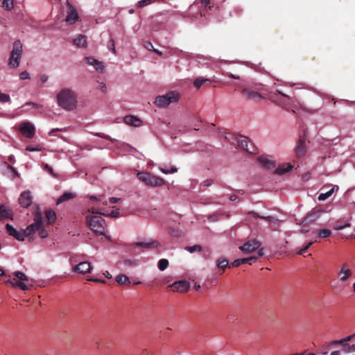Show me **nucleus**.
I'll list each match as a JSON object with an SVG mask.
<instances>
[{
    "mask_svg": "<svg viewBox=\"0 0 355 355\" xmlns=\"http://www.w3.org/2000/svg\"><path fill=\"white\" fill-rule=\"evenodd\" d=\"M307 250L304 247L303 248H302L301 250H300L297 254H299V255H302Z\"/></svg>",
    "mask_w": 355,
    "mask_h": 355,
    "instance_id": "774afa93",
    "label": "nucleus"
},
{
    "mask_svg": "<svg viewBox=\"0 0 355 355\" xmlns=\"http://www.w3.org/2000/svg\"><path fill=\"white\" fill-rule=\"evenodd\" d=\"M257 260L256 257H250L248 258H243V259H238L234 260L232 266L234 267L239 266L242 264L248 263L250 265L252 264L253 262H254Z\"/></svg>",
    "mask_w": 355,
    "mask_h": 355,
    "instance_id": "393cba45",
    "label": "nucleus"
},
{
    "mask_svg": "<svg viewBox=\"0 0 355 355\" xmlns=\"http://www.w3.org/2000/svg\"><path fill=\"white\" fill-rule=\"evenodd\" d=\"M73 44L79 48L86 47L87 45V37L84 35L80 34L73 39Z\"/></svg>",
    "mask_w": 355,
    "mask_h": 355,
    "instance_id": "b1692460",
    "label": "nucleus"
},
{
    "mask_svg": "<svg viewBox=\"0 0 355 355\" xmlns=\"http://www.w3.org/2000/svg\"><path fill=\"white\" fill-rule=\"evenodd\" d=\"M123 120L127 125L133 127H140L142 125L141 120L135 116L127 115L124 117Z\"/></svg>",
    "mask_w": 355,
    "mask_h": 355,
    "instance_id": "412c9836",
    "label": "nucleus"
},
{
    "mask_svg": "<svg viewBox=\"0 0 355 355\" xmlns=\"http://www.w3.org/2000/svg\"><path fill=\"white\" fill-rule=\"evenodd\" d=\"M157 0H141L137 2V6L142 8L155 2Z\"/></svg>",
    "mask_w": 355,
    "mask_h": 355,
    "instance_id": "a18cd8bd",
    "label": "nucleus"
},
{
    "mask_svg": "<svg viewBox=\"0 0 355 355\" xmlns=\"http://www.w3.org/2000/svg\"><path fill=\"white\" fill-rule=\"evenodd\" d=\"M160 245L159 243L156 240L148 239L144 241H138L134 243L133 250L136 251L137 248H144L146 249L157 248Z\"/></svg>",
    "mask_w": 355,
    "mask_h": 355,
    "instance_id": "4468645a",
    "label": "nucleus"
},
{
    "mask_svg": "<svg viewBox=\"0 0 355 355\" xmlns=\"http://www.w3.org/2000/svg\"><path fill=\"white\" fill-rule=\"evenodd\" d=\"M6 230L10 236H13L18 241H24L25 240V237H27L25 230L18 231L9 223L6 224Z\"/></svg>",
    "mask_w": 355,
    "mask_h": 355,
    "instance_id": "f8f14e48",
    "label": "nucleus"
},
{
    "mask_svg": "<svg viewBox=\"0 0 355 355\" xmlns=\"http://www.w3.org/2000/svg\"><path fill=\"white\" fill-rule=\"evenodd\" d=\"M48 78L49 77L46 75L43 74L40 76V80L42 83H45L48 80Z\"/></svg>",
    "mask_w": 355,
    "mask_h": 355,
    "instance_id": "13d9d810",
    "label": "nucleus"
},
{
    "mask_svg": "<svg viewBox=\"0 0 355 355\" xmlns=\"http://www.w3.org/2000/svg\"><path fill=\"white\" fill-rule=\"evenodd\" d=\"M331 234V231L329 229H322L318 231V236L320 238H327Z\"/></svg>",
    "mask_w": 355,
    "mask_h": 355,
    "instance_id": "4c0bfd02",
    "label": "nucleus"
},
{
    "mask_svg": "<svg viewBox=\"0 0 355 355\" xmlns=\"http://www.w3.org/2000/svg\"><path fill=\"white\" fill-rule=\"evenodd\" d=\"M19 131L26 138L32 139L35 134V125L30 121H23L19 125Z\"/></svg>",
    "mask_w": 355,
    "mask_h": 355,
    "instance_id": "6e6552de",
    "label": "nucleus"
},
{
    "mask_svg": "<svg viewBox=\"0 0 355 355\" xmlns=\"http://www.w3.org/2000/svg\"><path fill=\"white\" fill-rule=\"evenodd\" d=\"M116 282L119 285H122V286L130 284V280L129 277L125 275H118L116 277Z\"/></svg>",
    "mask_w": 355,
    "mask_h": 355,
    "instance_id": "2f4dec72",
    "label": "nucleus"
},
{
    "mask_svg": "<svg viewBox=\"0 0 355 355\" xmlns=\"http://www.w3.org/2000/svg\"><path fill=\"white\" fill-rule=\"evenodd\" d=\"M236 141L239 148L245 150L248 153L251 154H255L257 153L256 147L248 137L240 135L236 138Z\"/></svg>",
    "mask_w": 355,
    "mask_h": 355,
    "instance_id": "1a4fd4ad",
    "label": "nucleus"
},
{
    "mask_svg": "<svg viewBox=\"0 0 355 355\" xmlns=\"http://www.w3.org/2000/svg\"><path fill=\"white\" fill-rule=\"evenodd\" d=\"M241 94L243 96L248 100H254V99H261L262 98L261 95L252 89H250L249 88H244L241 91Z\"/></svg>",
    "mask_w": 355,
    "mask_h": 355,
    "instance_id": "aec40b11",
    "label": "nucleus"
},
{
    "mask_svg": "<svg viewBox=\"0 0 355 355\" xmlns=\"http://www.w3.org/2000/svg\"><path fill=\"white\" fill-rule=\"evenodd\" d=\"M119 200H120L119 198H115V197H112L109 200V201L111 204L117 203Z\"/></svg>",
    "mask_w": 355,
    "mask_h": 355,
    "instance_id": "680f3d73",
    "label": "nucleus"
},
{
    "mask_svg": "<svg viewBox=\"0 0 355 355\" xmlns=\"http://www.w3.org/2000/svg\"><path fill=\"white\" fill-rule=\"evenodd\" d=\"M259 162L263 166L266 168L273 167L274 162L272 160L270 159L266 156H260L258 159Z\"/></svg>",
    "mask_w": 355,
    "mask_h": 355,
    "instance_id": "c85d7f7f",
    "label": "nucleus"
},
{
    "mask_svg": "<svg viewBox=\"0 0 355 355\" xmlns=\"http://www.w3.org/2000/svg\"><path fill=\"white\" fill-rule=\"evenodd\" d=\"M159 170L164 174H171L178 171V168L173 166L171 168H166L162 166L159 167Z\"/></svg>",
    "mask_w": 355,
    "mask_h": 355,
    "instance_id": "37998d69",
    "label": "nucleus"
},
{
    "mask_svg": "<svg viewBox=\"0 0 355 355\" xmlns=\"http://www.w3.org/2000/svg\"><path fill=\"white\" fill-rule=\"evenodd\" d=\"M67 10L65 21L68 24L71 25L79 21V15L75 7L73 6L69 1L67 2Z\"/></svg>",
    "mask_w": 355,
    "mask_h": 355,
    "instance_id": "9b49d317",
    "label": "nucleus"
},
{
    "mask_svg": "<svg viewBox=\"0 0 355 355\" xmlns=\"http://www.w3.org/2000/svg\"><path fill=\"white\" fill-rule=\"evenodd\" d=\"M86 63L89 65L93 66L96 71L98 72H103L105 70V66L103 63L92 56H87L85 58Z\"/></svg>",
    "mask_w": 355,
    "mask_h": 355,
    "instance_id": "f3484780",
    "label": "nucleus"
},
{
    "mask_svg": "<svg viewBox=\"0 0 355 355\" xmlns=\"http://www.w3.org/2000/svg\"><path fill=\"white\" fill-rule=\"evenodd\" d=\"M87 225L96 234L103 235L107 239H110L109 235L106 234V224L105 220L100 216H92L87 217Z\"/></svg>",
    "mask_w": 355,
    "mask_h": 355,
    "instance_id": "7ed1b4c3",
    "label": "nucleus"
},
{
    "mask_svg": "<svg viewBox=\"0 0 355 355\" xmlns=\"http://www.w3.org/2000/svg\"><path fill=\"white\" fill-rule=\"evenodd\" d=\"M137 177L140 180L150 187H159L164 184V180L148 172H139Z\"/></svg>",
    "mask_w": 355,
    "mask_h": 355,
    "instance_id": "423d86ee",
    "label": "nucleus"
},
{
    "mask_svg": "<svg viewBox=\"0 0 355 355\" xmlns=\"http://www.w3.org/2000/svg\"><path fill=\"white\" fill-rule=\"evenodd\" d=\"M0 102L1 103H8L10 102V97L8 94L0 93Z\"/></svg>",
    "mask_w": 355,
    "mask_h": 355,
    "instance_id": "de8ad7c7",
    "label": "nucleus"
},
{
    "mask_svg": "<svg viewBox=\"0 0 355 355\" xmlns=\"http://www.w3.org/2000/svg\"><path fill=\"white\" fill-rule=\"evenodd\" d=\"M306 152V142L304 139H300L297 143L295 148V153L297 157H303Z\"/></svg>",
    "mask_w": 355,
    "mask_h": 355,
    "instance_id": "6ab92c4d",
    "label": "nucleus"
},
{
    "mask_svg": "<svg viewBox=\"0 0 355 355\" xmlns=\"http://www.w3.org/2000/svg\"><path fill=\"white\" fill-rule=\"evenodd\" d=\"M210 3V0H201V4L206 7Z\"/></svg>",
    "mask_w": 355,
    "mask_h": 355,
    "instance_id": "69168bd1",
    "label": "nucleus"
},
{
    "mask_svg": "<svg viewBox=\"0 0 355 355\" xmlns=\"http://www.w3.org/2000/svg\"><path fill=\"white\" fill-rule=\"evenodd\" d=\"M23 44L19 40L15 41L8 58V66L11 69L19 67L22 57Z\"/></svg>",
    "mask_w": 355,
    "mask_h": 355,
    "instance_id": "f03ea898",
    "label": "nucleus"
},
{
    "mask_svg": "<svg viewBox=\"0 0 355 355\" xmlns=\"http://www.w3.org/2000/svg\"><path fill=\"white\" fill-rule=\"evenodd\" d=\"M2 8L7 11H10L14 8V0H3Z\"/></svg>",
    "mask_w": 355,
    "mask_h": 355,
    "instance_id": "f704fd0d",
    "label": "nucleus"
},
{
    "mask_svg": "<svg viewBox=\"0 0 355 355\" xmlns=\"http://www.w3.org/2000/svg\"><path fill=\"white\" fill-rule=\"evenodd\" d=\"M32 202L33 196L31 195V191H23L19 198V203L20 204V205L24 208H27L32 204Z\"/></svg>",
    "mask_w": 355,
    "mask_h": 355,
    "instance_id": "dca6fc26",
    "label": "nucleus"
},
{
    "mask_svg": "<svg viewBox=\"0 0 355 355\" xmlns=\"http://www.w3.org/2000/svg\"><path fill=\"white\" fill-rule=\"evenodd\" d=\"M89 212H92V214H98L101 215L107 214L105 211L102 210L101 209H94L92 208L88 210Z\"/></svg>",
    "mask_w": 355,
    "mask_h": 355,
    "instance_id": "8fccbe9b",
    "label": "nucleus"
},
{
    "mask_svg": "<svg viewBox=\"0 0 355 355\" xmlns=\"http://www.w3.org/2000/svg\"><path fill=\"white\" fill-rule=\"evenodd\" d=\"M107 214H104L105 216H110L112 218H117L119 216V209H115L111 212L105 211Z\"/></svg>",
    "mask_w": 355,
    "mask_h": 355,
    "instance_id": "49530a36",
    "label": "nucleus"
},
{
    "mask_svg": "<svg viewBox=\"0 0 355 355\" xmlns=\"http://www.w3.org/2000/svg\"><path fill=\"white\" fill-rule=\"evenodd\" d=\"M320 214V211H315L308 214L303 219L302 224L303 225H306L312 223L319 218Z\"/></svg>",
    "mask_w": 355,
    "mask_h": 355,
    "instance_id": "4be33fe9",
    "label": "nucleus"
},
{
    "mask_svg": "<svg viewBox=\"0 0 355 355\" xmlns=\"http://www.w3.org/2000/svg\"><path fill=\"white\" fill-rule=\"evenodd\" d=\"M168 261L166 259H162L158 261L157 266L161 271L164 270L168 267Z\"/></svg>",
    "mask_w": 355,
    "mask_h": 355,
    "instance_id": "58836bf2",
    "label": "nucleus"
},
{
    "mask_svg": "<svg viewBox=\"0 0 355 355\" xmlns=\"http://www.w3.org/2000/svg\"><path fill=\"white\" fill-rule=\"evenodd\" d=\"M173 291L184 293L187 292L189 288V284L186 281H177L171 285Z\"/></svg>",
    "mask_w": 355,
    "mask_h": 355,
    "instance_id": "a211bd4d",
    "label": "nucleus"
},
{
    "mask_svg": "<svg viewBox=\"0 0 355 355\" xmlns=\"http://www.w3.org/2000/svg\"><path fill=\"white\" fill-rule=\"evenodd\" d=\"M107 47L112 51V53L116 54V51L115 49V43L113 39H110L107 43Z\"/></svg>",
    "mask_w": 355,
    "mask_h": 355,
    "instance_id": "c03bdc74",
    "label": "nucleus"
},
{
    "mask_svg": "<svg viewBox=\"0 0 355 355\" xmlns=\"http://www.w3.org/2000/svg\"><path fill=\"white\" fill-rule=\"evenodd\" d=\"M76 195L75 193L71 191H65L62 195H61L59 198L57 200V204H60L64 201L69 200L70 199L76 198Z\"/></svg>",
    "mask_w": 355,
    "mask_h": 355,
    "instance_id": "cd10ccee",
    "label": "nucleus"
},
{
    "mask_svg": "<svg viewBox=\"0 0 355 355\" xmlns=\"http://www.w3.org/2000/svg\"><path fill=\"white\" fill-rule=\"evenodd\" d=\"M185 250L190 253H193L195 252H200L202 250V246L200 245H194L193 246H187L185 248Z\"/></svg>",
    "mask_w": 355,
    "mask_h": 355,
    "instance_id": "a19ab883",
    "label": "nucleus"
},
{
    "mask_svg": "<svg viewBox=\"0 0 355 355\" xmlns=\"http://www.w3.org/2000/svg\"><path fill=\"white\" fill-rule=\"evenodd\" d=\"M210 83L211 80L209 78H205L203 77H198L197 78H196L193 81V86L196 88V89H199L200 88V87L204 84V83Z\"/></svg>",
    "mask_w": 355,
    "mask_h": 355,
    "instance_id": "473e14b6",
    "label": "nucleus"
},
{
    "mask_svg": "<svg viewBox=\"0 0 355 355\" xmlns=\"http://www.w3.org/2000/svg\"><path fill=\"white\" fill-rule=\"evenodd\" d=\"M208 218L210 221H216L218 220V217L216 215H211Z\"/></svg>",
    "mask_w": 355,
    "mask_h": 355,
    "instance_id": "338daca9",
    "label": "nucleus"
},
{
    "mask_svg": "<svg viewBox=\"0 0 355 355\" xmlns=\"http://www.w3.org/2000/svg\"><path fill=\"white\" fill-rule=\"evenodd\" d=\"M228 266V261L226 259L220 258L217 261V266L220 269H225Z\"/></svg>",
    "mask_w": 355,
    "mask_h": 355,
    "instance_id": "ea45409f",
    "label": "nucleus"
},
{
    "mask_svg": "<svg viewBox=\"0 0 355 355\" xmlns=\"http://www.w3.org/2000/svg\"><path fill=\"white\" fill-rule=\"evenodd\" d=\"M44 169L46 171H48L51 175L55 177L56 175L53 173V168L49 166L48 164H45L44 165Z\"/></svg>",
    "mask_w": 355,
    "mask_h": 355,
    "instance_id": "3c124183",
    "label": "nucleus"
},
{
    "mask_svg": "<svg viewBox=\"0 0 355 355\" xmlns=\"http://www.w3.org/2000/svg\"><path fill=\"white\" fill-rule=\"evenodd\" d=\"M38 234L42 239L47 238L49 236L48 232L42 226V221L40 222V227L37 230Z\"/></svg>",
    "mask_w": 355,
    "mask_h": 355,
    "instance_id": "e433bc0d",
    "label": "nucleus"
},
{
    "mask_svg": "<svg viewBox=\"0 0 355 355\" xmlns=\"http://www.w3.org/2000/svg\"><path fill=\"white\" fill-rule=\"evenodd\" d=\"M291 110L295 114H299L300 111L308 112V110L301 105L298 101H293L291 106Z\"/></svg>",
    "mask_w": 355,
    "mask_h": 355,
    "instance_id": "bb28decb",
    "label": "nucleus"
},
{
    "mask_svg": "<svg viewBox=\"0 0 355 355\" xmlns=\"http://www.w3.org/2000/svg\"><path fill=\"white\" fill-rule=\"evenodd\" d=\"M92 270L91 263L88 261H81L76 264L72 268V271L74 272H79L81 274H86L90 272Z\"/></svg>",
    "mask_w": 355,
    "mask_h": 355,
    "instance_id": "2eb2a0df",
    "label": "nucleus"
},
{
    "mask_svg": "<svg viewBox=\"0 0 355 355\" xmlns=\"http://www.w3.org/2000/svg\"><path fill=\"white\" fill-rule=\"evenodd\" d=\"M89 198L92 200L100 201V200H101V196H96L91 195L89 196Z\"/></svg>",
    "mask_w": 355,
    "mask_h": 355,
    "instance_id": "e2e57ef3",
    "label": "nucleus"
},
{
    "mask_svg": "<svg viewBox=\"0 0 355 355\" xmlns=\"http://www.w3.org/2000/svg\"><path fill=\"white\" fill-rule=\"evenodd\" d=\"M354 336H355V334L350 335L349 336H347L344 338H342L343 343H347L348 341L351 340L352 339V338H354Z\"/></svg>",
    "mask_w": 355,
    "mask_h": 355,
    "instance_id": "4d7b16f0",
    "label": "nucleus"
},
{
    "mask_svg": "<svg viewBox=\"0 0 355 355\" xmlns=\"http://www.w3.org/2000/svg\"><path fill=\"white\" fill-rule=\"evenodd\" d=\"M180 94L175 91H171L165 95L159 96L155 98V103L159 107H165L171 103L177 102L179 100Z\"/></svg>",
    "mask_w": 355,
    "mask_h": 355,
    "instance_id": "39448f33",
    "label": "nucleus"
},
{
    "mask_svg": "<svg viewBox=\"0 0 355 355\" xmlns=\"http://www.w3.org/2000/svg\"><path fill=\"white\" fill-rule=\"evenodd\" d=\"M261 243L255 239L249 240L244 245L239 247V249L245 254H250L257 250Z\"/></svg>",
    "mask_w": 355,
    "mask_h": 355,
    "instance_id": "ddd939ff",
    "label": "nucleus"
},
{
    "mask_svg": "<svg viewBox=\"0 0 355 355\" xmlns=\"http://www.w3.org/2000/svg\"><path fill=\"white\" fill-rule=\"evenodd\" d=\"M40 222H42V214L40 213H37L34 216L33 223L24 229L27 234V237L29 238V241L33 239L34 234L37 232V230L40 227Z\"/></svg>",
    "mask_w": 355,
    "mask_h": 355,
    "instance_id": "9d476101",
    "label": "nucleus"
},
{
    "mask_svg": "<svg viewBox=\"0 0 355 355\" xmlns=\"http://www.w3.org/2000/svg\"><path fill=\"white\" fill-rule=\"evenodd\" d=\"M144 46L148 51H153L154 49L153 44L150 42H145Z\"/></svg>",
    "mask_w": 355,
    "mask_h": 355,
    "instance_id": "5fc2aeb1",
    "label": "nucleus"
},
{
    "mask_svg": "<svg viewBox=\"0 0 355 355\" xmlns=\"http://www.w3.org/2000/svg\"><path fill=\"white\" fill-rule=\"evenodd\" d=\"M95 135L107 140L110 139V137L108 135H105L103 133L98 132Z\"/></svg>",
    "mask_w": 355,
    "mask_h": 355,
    "instance_id": "bf43d9fd",
    "label": "nucleus"
},
{
    "mask_svg": "<svg viewBox=\"0 0 355 355\" xmlns=\"http://www.w3.org/2000/svg\"><path fill=\"white\" fill-rule=\"evenodd\" d=\"M12 275L13 278L12 279H8L5 282L6 284H10L14 287H19L23 291L28 289L27 284L28 282V277L22 272L15 271L12 272Z\"/></svg>",
    "mask_w": 355,
    "mask_h": 355,
    "instance_id": "20e7f679",
    "label": "nucleus"
},
{
    "mask_svg": "<svg viewBox=\"0 0 355 355\" xmlns=\"http://www.w3.org/2000/svg\"><path fill=\"white\" fill-rule=\"evenodd\" d=\"M338 190L339 187L338 185L334 186L333 188H331L329 191H327L326 193H322L319 195L318 199L320 201H324L329 198L334 192V190Z\"/></svg>",
    "mask_w": 355,
    "mask_h": 355,
    "instance_id": "c756f323",
    "label": "nucleus"
},
{
    "mask_svg": "<svg viewBox=\"0 0 355 355\" xmlns=\"http://www.w3.org/2000/svg\"><path fill=\"white\" fill-rule=\"evenodd\" d=\"M19 77L21 80H27L30 78V75L26 71H24L20 73Z\"/></svg>",
    "mask_w": 355,
    "mask_h": 355,
    "instance_id": "864d4df0",
    "label": "nucleus"
},
{
    "mask_svg": "<svg viewBox=\"0 0 355 355\" xmlns=\"http://www.w3.org/2000/svg\"><path fill=\"white\" fill-rule=\"evenodd\" d=\"M12 214L6 209L3 205H0V220L12 218Z\"/></svg>",
    "mask_w": 355,
    "mask_h": 355,
    "instance_id": "7c9ffc66",
    "label": "nucleus"
},
{
    "mask_svg": "<svg viewBox=\"0 0 355 355\" xmlns=\"http://www.w3.org/2000/svg\"><path fill=\"white\" fill-rule=\"evenodd\" d=\"M350 227V223H347L344 225H336L334 226V229L336 230H343L346 227Z\"/></svg>",
    "mask_w": 355,
    "mask_h": 355,
    "instance_id": "603ef678",
    "label": "nucleus"
},
{
    "mask_svg": "<svg viewBox=\"0 0 355 355\" xmlns=\"http://www.w3.org/2000/svg\"><path fill=\"white\" fill-rule=\"evenodd\" d=\"M45 217H46V219L48 221V223L49 224H52V223H53L55 221L56 214L52 210H47L45 212Z\"/></svg>",
    "mask_w": 355,
    "mask_h": 355,
    "instance_id": "72a5a7b5",
    "label": "nucleus"
},
{
    "mask_svg": "<svg viewBox=\"0 0 355 355\" xmlns=\"http://www.w3.org/2000/svg\"><path fill=\"white\" fill-rule=\"evenodd\" d=\"M343 350L347 353L350 354L355 352V344L349 345L348 343H343Z\"/></svg>",
    "mask_w": 355,
    "mask_h": 355,
    "instance_id": "c9c22d12",
    "label": "nucleus"
},
{
    "mask_svg": "<svg viewBox=\"0 0 355 355\" xmlns=\"http://www.w3.org/2000/svg\"><path fill=\"white\" fill-rule=\"evenodd\" d=\"M56 98L58 105L67 111H72L77 107V95L69 88L60 90Z\"/></svg>",
    "mask_w": 355,
    "mask_h": 355,
    "instance_id": "f257e3e1",
    "label": "nucleus"
},
{
    "mask_svg": "<svg viewBox=\"0 0 355 355\" xmlns=\"http://www.w3.org/2000/svg\"><path fill=\"white\" fill-rule=\"evenodd\" d=\"M26 151H29V152H33V151H42L44 150V148L38 144V145H36L35 146H33L31 145H28L26 147V149H25Z\"/></svg>",
    "mask_w": 355,
    "mask_h": 355,
    "instance_id": "79ce46f5",
    "label": "nucleus"
},
{
    "mask_svg": "<svg viewBox=\"0 0 355 355\" xmlns=\"http://www.w3.org/2000/svg\"><path fill=\"white\" fill-rule=\"evenodd\" d=\"M97 89L104 94L107 93V85L104 82H98Z\"/></svg>",
    "mask_w": 355,
    "mask_h": 355,
    "instance_id": "09e8293b",
    "label": "nucleus"
},
{
    "mask_svg": "<svg viewBox=\"0 0 355 355\" xmlns=\"http://www.w3.org/2000/svg\"><path fill=\"white\" fill-rule=\"evenodd\" d=\"M337 275L339 282L345 283L352 276L353 272L347 263H343L339 266Z\"/></svg>",
    "mask_w": 355,
    "mask_h": 355,
    "instance_id": "0eeeda50",
    "label": "nucleus"
},
{
    "mask_svg": "<svg viewBox=\"0 0 355 355\" xmlns=\"http://www.w3.org/2000/svg\"><path fill=\"white\" fill-rule=\"evenodd\" d=\"M87 280L91 281V282H101V283H103V284L105 283V281L104 279H97V278L90 277V278H88Z\"/></svg>",
    "mask_w": 355,
    "mask_h": 355,
    "instance_id": "6e6d98bb",
    "label": "nucleus"
},
{
    "mask_svg": "<svg viewBox=\"0 0 355 355\" xmlns=\"http://www.w3.org/2000/svg\"><path fill=\"white\" fill-rule=\"evenodd\" d=\"M248 214L253 216L255 218H260L264 219V220L268 221L269 223H272L273 225L278 224L279 223V220L277 218H276L275 217H274V216H261V215H259L258 213H257V212H255L254 211H248Z\"/></svg>",
    "mask_w": 355,
    "mask_h": 355,
    "instance_id": "5701e85b",
    "label": "nucleus"
},
{
    "mask_svg": "<svg viewBox=\"0 0 355 355\" xmlns=\"http://www.w3.org/2000/svg\"><path fill=\"white\" fill-rule=\"evenodd\" d=\"M25 105H32L33 107H34L35 108H40L42 107V105H40L37 103H33V102H28L25 104Z\"/></svg>",
    "mask_w": 355,
    "mask_h": 355,
    "instance_id": "052dcab7",
    "label": "nucleus"
},
{
    "mask_svg": "<svg viewBox=\"0 0 355 355\" xmlns=\"http://www.w3.org/2000/svg\"><path fill=\"white\" fill-rule=\"evenodd\" d=\"M343 339H340V340H334L332 341L331 344L332 345H343Z\"/></svg>",
    "mask_w": 355,
    "mask_h": 355,
    "instance_id": "0e129e2a",
    "label": "nucleus"
},
{
    "mask_svg": "<svg viewBox=\"0 0 355 355\" xmlns=\"http://www.w3.org/2000/svg\"><path fill=\"white\" fill-rule=\"evenodd\" d=\"M293 168V166L290 163H284L280 164L275 170V173L279 175L286 173L290 171Z\"/></svg>",
    "mask_w": 355,
    "mask_h": 355,
    "instance_id": "a878e982",
    "label": "nucleus"
}]
</instances>
